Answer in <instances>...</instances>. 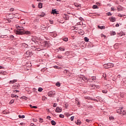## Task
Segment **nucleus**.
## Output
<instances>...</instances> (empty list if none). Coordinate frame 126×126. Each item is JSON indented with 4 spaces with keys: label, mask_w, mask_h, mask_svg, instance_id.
<instances>
[{
    "label": "nucleus",
    "mask_w": 126,
    "mask_h": 126,
    "mask_svg": "<svg viewBox=\"0 0 126 126\" xmlns=\"http://www.w3.org/2000/svg\"><path fill=\"white\" fill-rule=\"evenodd\" d=\"M45 15H46V13L42 12L41 14L39 15V16H40V17H44Z\"/></svg>",
    "instance_id": "nucleus-12"
},
{
    "label": "nucleus",
    "mask_w": 126,
    "mask_h": 126,
    "mask_svg": "<svg viewBox=\"0 0 126 126\" xmlns=\"http://www.w3.org/2000/svg\"><path fill=\"white\" fill-rule=\"evenodd\" d=\"M70 120H71V121H73V120H74V116H72L70 118Z\"/></svg>",
    "instance_id": "nucleus-34"
},
{
    "label": "nucleus",
    "mask_w": 126,
    "mask_h": 126,
    "mask_svg": "<svg viewBox=\"0 0 126 126\" xmlns=\"http://www.w3.org/2000/svg\"><path fill=\"white\" fill-rule=\"evenodd\" d=\"M22 99H25V100H27V97H26V96H23L21 97Z\"/></svg>",
    "instance_id": "nucleus-38"
},
{
    "label": "nucleus",
    "mask_w": 126,
    "mask_h": 126,
    "mask_svg": "<svg viewBox=\"0 0 126 126\" xmlns=\"http://www.w3.org/2000/svg\"><path fill=\"white\" fill-rule=\"evenodd\" d=\"M107 15L108 16H112V13H111V12H108L107 13Z\"/></svg>",
    "instance_id": "nucleus-33"
},
{
    "label": "nucleus",
    "mask_w": 126,
    "mask_h": 126,
    "mask_svg": "<svg viewBox=\"0 0 126 126\" xmlns=\"http://www.w3.org/2000/svg\"><path fill=\"white\" fill-rule=\"evenodd\" d=\"M79 20H83V18H79Z\"/></svg>",
    "instance_id": "nucleus-48"
},
{
    "label": "nucleus",
    "mask_w": 126,
    "mask_h": 126,
    "mask_svg": "<svg viewBox=\"0 0 126 126\" xmlns=\"http://www.w3.org/2000/svg\"><path fill=\"white\" fill-rule=\"evenodd\" d=\"M95 86L93 85H91L90 87H94Z\"/></svg>",
    "instance_id": "nucleus-50"
},
{
    "label": "nucleus",
    "mask_w": 126,
    "mask_h": 126,
    "mask_svg": "<svg viewBox=\"0 0 126 126\" xmlns=\"http://www.w3.org/2000/svg\"><path fill=\"white\" fill-rule=\"evenodd\" d=\"M74 5L76 7H78V6H80V4H78V3H74Z\"/></svg>",
    "instance_id": "nucleus-20"
},
{
    "label": "nucleus",
    "mask_w": 126,
    "mask_h": 126,
    "mask_svg": "<svg viewBox=\"0 0 126 126\" xmlns=\"http://www.w3.org/2000/svg\"><path fill=\"white\" fill-rule=\"evenodd\" d=\"M90 81H91V82H92V81H93V80H90Z\"/></svg>",
    "instance_id": "nucleus-62"
},
{
    "label": "nucleus",
    "mask_w": 126,
    "mask_h": 126,
    "mask_svg": "<svg viewBox=\"0 0 126 126\" xmlns=\"http://www.w3.org/2000/svg\"><path fill=\"white\" fill-rule=\"evenodd\" d=\"M32 7H33V8H34L35 6H34L33 4H32Z\"/></svg>",
    "instance_id": "nucleus-56"
},
{
    "label": "nucleus",
    "mask_w": 126,
    "mask_h": 126,
    "mask_svg": "<svg viewBox=\"0 0 126 126\" xmlns=\"http://www.w3.org/2000/svg\"><path fill=\"white\" fill-rule=\"evenodd\" d=\"M77 125H81V122H80V120H77V122L76 123Z\"/></svg>",
    "instance_id": "nucleus-26"
},
{
    "label": "nucleus",
    "mask_w": 126,
    "mask_h": 126,
    "mask_svg": "<svg viewBox=\"0 0 126 126\" xmlns=\"http://www.w3.org/2000/svg\"><path fill=\"white\" fill-rule=\"evenodd\" d=\"M77 105H80V102H79V101H78Z\"/></svg>",
    "instance_id": "nucleus-53"
},
{
    "label": "nucleus",
    "mask_w": 126,
    "mask_h": 126,
    "mask_svg": "<svg viewBox=\"0 0 126 126\" xmlns=\"http://www.w3.org/2000/svg\"><path fill=\"white\" fill-rule=\"evenodd\" d=\"M86 122H87V123H90V122H91V120H90L89 119H86Z\"/></svg>",
    "instance_id": "nucleus-37"
},
{
    "label": "nucleus",
    "mask_w": 126,
    "mask_h": 126,
    "mask_svg": "<svg viewBox=\"0 0 126 126\" xmlns=\"http://www.w3.org/2000/svg\"><path fill=\"white\" fill-rule=\"evenodd\" d=\"M63 40H64L65 42H67L68 41V38L65 37L63 39Z\"/></svg>",
    "instance_id": "nucleus-27"
},
{
    "label": "nucleus",
    "mask_w": 126,
    "mask_h": 126,
    "mask_svg": "<svg viewBox=\"0 0 126 126\" xmlns=\"http://www.w3.org/2000/svg\"><path fill=\"white\" fill-rule=\"evenodd\" d=\"M31 40L32 42H34L35 44H38V39H37L36 37H32L31 38Z\"/></svg>",
    "instance_id": "nucleus-3"
},
{
    "label": "nucleus",
    "mask_w": 126,
    "mask_h": 126,
    "mask_svg": "<svg viewBox=\"0 0 126 126\" xmlns=\"http://www.w3.org/2000/svg\"><path fill=\"white\" fill-rule=\"evenodd\" d=\"M82 79H83V80H86L87 79V78L85 77H82Z\"/></svg>",
    "instance_id": "nucleus-42"
},
{
    "label": "nucleus",
    "mask_w": 126,
    "mask_h": 126,
    "mask_svg": "<svg viewBox=\"0 0 126 126\" xmlns=\"http://www.w3.org/2000/svg\"><path fill=\"white\" fill-rule=\"evenodd\" d=\"M19 119H24V118H25V116H24V115H22V116L19 115Z\"/></svg>",
    "instance_id": "nucleus-17"
},
{
    "label": "nucleus",
    "mask_w": 126,
    "mask_h": 126,
    "mask_svg": "<svg viewBox=\"0 0 126 126\" xmlns=\"http://www.w3.org/2000/svg\"><path fill=\"white\" fill-rule=\"evenodd\" d=\"M109 19L111 22H115L116 21V18L115 17H111Z\"/></svg>",
    "instance_id": "nucleus-6"
},
{
    "label": "nucleus",
    "mask_w": 126,
    "mask_h": 126,
    "mask_svg": "<svg viewBox=\"0 0 126 126\" xmlns=\"http://www.w3.org/2000/svg\"><path fill=\"white\" fill-rule=\"evenodd\" d=\"M81 34H82V35H83V34H84V33H83V32H81Z\"/></svg>",
    "instance_id": "nucleus-57"
},
{
    "label": "nucleus",
    "mask_w": 126,
    "mask_h": 126,
    "mask_svg": "<svg viewBox=\"0 0 126 126\" xmlns=\"http://www.w3.org/2000/svg\"><path fill=\"white\" fill-rule=\"evenodd\" d=\"M111 10H112L113 11H114V8H113V7H111Z\"/></svg>",
    "instance_id": "nucleus-51"
},
{
    "label": "nucleus",
    "mask_w": 126,
    "mask_h": 126,
    "mask_svg": "<svg viewBox=\"0 0 126 126\" xmlns=\"http://www.w3.org/2000/svg\"><path fill=\"white\" fill-rule=\"evenodd\" d=\"M75 101H76V103H77V98L75 99Z\"/></svg>",
    "instance_id": "nucleus-59"
},
{
    "label": "nucleus",
    "mask_w": 126,
    "mask_h": 126,
    "mask_svg": "<svg viewBox=\"0 0 126 126\" xmlns=\"http://www.w3.org/2000/svg\"><path fill=\"white\" fill-rule=\"evenodd\" d=\"M24 29V27H21L19 29H18V30H19V31H21V30H23Z\"/></svg>",
    "instance_id": "nucleus-29"
},
{
    "label": "nucleus",
    "mask_w": 126,
    "mask_h": 126,
    "mask_svg": "<svg viewBox=\"0 0 126 126\" xmlns=\"http://www.w3.org/2000/svg\"><path fill=\"white\" fill-rule=\"evenodd\" d=\"M17 34L18 35H25V34H30V32L27 31H17Z\"/></svg>",
    "instance_id": "nucleus-1"
},
{
    "label": "nucleus",
    "mask_w": 126,
    "mask_h": 126,
    "mask_svg": "<svg viewBox=\"0 0 126 126\" xmlns=\"http://www.w3.org/2000/svg\"><path fill=\"white\" fill-rule=\"evenodd\" d=\"M13 103H14V100L12 99L11 100V101L9 102V104H13Z\"/></svg>",
    "instance_id": "nucleus-31"
},
{
    "label": "nucleus",
    "mask_w": 126,
    "mask_h": 126,
    "mask_svg": "<svg viewBox=\"0 0 126 126\" xmlns=\"http://www.w3.org/2000/svg\"><path fill=\"white\" fill-rule=\"evenodd\" d=\"M120 114H125V111L124 110H123L122 109H121V110H120Z\"/></svg>",
    "instance_id": "nucleus-21"
},
{
    "label": "nucleus",
    "mask_w": 126,
    "mask_h": 126,
    "mask_svg": "<svg viewBox=\"0 0 126 126\" xmlns=\"http://www.w3.org/2000/svg\"><path fill=\"white\" fill-rule=\"evenodd\" d=\"M103 67L106 69L114 67V64L112 63H108L107 64H104Z\"/></svg>",
    "instance_id": "nucleus-2"
},
{
    "label": "nucleus",
    "mask_w": 126,
    "mask_h": 126,
    "mask_svg": "<svg viewBox=\"0 0 126 126\" xmlns=\"http://www.w3.org/2000/svg\"><path fill=\"white\" fill-rule=\"evenodd\" d=\"M17 82V80H13L12 81H10L9 83L11 84H13V83H15V82Z\"/></svg>",
    "instance_id": "nucleus-8"
},
{
    "label": "nucleus",
    "mask_w": 126,
    "mask_h": 126,
    "mask_svg": "<svg viewBox=\"0 0 126 126\" xmlns=\"http://www.w3.org/2000/svg\"><path fill=\"white\" fill-rule=\"evenodd\" d=\"M51 13L53 14H58V13L57 12V11H56V10H52Z\"/></svg>",
    "instance_id": "nucleus-11"
},
{
    "label": "nucleus",
    "mask_w": 126,
    "mask_h": 126,
    "mask_svg": "<svg viewBox=\"0 0 126 126\" xmlns=\"http://www.w3.org/2000/svg\"><path fill=\"white\" fill-rule=\"evenodd\" d=\"M14 10V8H11L10 9V11H13Z\"/></svg>",
    "instance_id": "nucleus-41"
},
{
    "label": "nucleus",
    "mask_w": 126,
    "mask_h": 126,
    "mask_svg": "<svg viewBox=\"0 0 126 126\" xmlns=\"http://www.w3.org/2000/svg\"><path fill=\"white\" fill-rule=\"evenodd\" d=\"M113 35H116V32H113Z\"/></svg>",
    "instance_id": "nucleus-54"
},
{
    "label": "nucleus",
    "mask_w": 126,
    "mask_h": 126,
    "mask_svg": "<svg viewBox=\"0 0 126 126\" xmlns=\"http://www.w3.org/2000/svg\"><path fill=\"white\" fill-rule=\"evenodd\" d=\"M22 46L23 47H24V48H28V45L26 43H23Z\"/></svg>",
    "instance_id": "nucleus-13"
},
{
    "label": "nucleus",
    "mask_w": 126,
    "mask_h": 126,
    "mask_svg": "<svg viewBox=\"0 0 126 126\" xmlns=\"http://www.w3.org/2000/svg\"><path fill=\"white\" fill-rule=\"evenodd\" d=\"M19 86H20V85L17 84L15 86H13V88H14V87H15V88H17V87H19Z\"/></svg>",
    "instance_id": "nucleus-24"
},
{
    "label": "nucleus",
    "mask_w": 126,
    "mask_h": 126,
    "mask_svg": "<svg viewBox=\"0 0 126 126\" xmlns=\"http://www.w3.org/2000/svg\"><path fill=\"white\" fill-rule=\"evenodd\" d=\"M84 40H85V42H88V41H89V38H88L87 37H85L84 38Z\"/></svg>",
    "instance_id": "nucleus-18"
},
{
    "label": "nucleus",
    "mask_w": 126,
    "mask_h": 126,
    "mask_svg": "<svg viewBox=\"0 0 126 126\" xmlns=\"http://www.w3.org/2000/svg\"><path fill=\"white\" fill-rule=\"evenodd\" d=\"M59 117H60V118H61L62 119H63L64 118V116L63 114H60Z\"/></svg>",
    "instance_id": "nucleus-25"
},
{
    "label": "nucleus",
    "mask_w": 126,
    "mask_h": 126,
    "mask_svg": "<svg viewBox=\"0 0 126 126\" xmlns=\"http://www.w3.org/2000/svg\"><path fill=\"white\" fill-rule=\"evenodd\" d=\"M10 39H11L12 40L13 39V38H14V36L13 35H10Z\"/></svg>",
    "instance_id": "nucleus-40"
},
{
    "label": "nucleus",
    "mask_w": 126,
    "mask_h": 126,
    "mask_svg": "<svg viewBox=\"0 0 126 126\" xmlns=\"http://www.w3.org/2000/svg\"><path fill=\"white\" fill-rule=\"evenodd\" d=\"M103 77H106V74H103Z\"/></svg>",
    "instance_id": "nucleus-55"
},
{
    "label": "nucleus",
    "mask_w": 126,
    "mask_h": 126,
    "mask_svg": "<svg viewBox=\"0 0 126 126\" xmlns=\"http://www.w3.org/2000/svg\"><path fill=\"white\" fill-rule=\"evenodd\" d=\"M31 126H34V124H31Z\"/></svg>",
    "instance_id": "nucleus-60"
},
{
    "label": "nucleus",
    "mask_w": 126,
    "mask_h": 126,
    "mask_svg": "<svg viewBox=\"0 0 126 126\" xmlns=\"http://www.w3.org/2000/svg\"><path fill=\"white\" fill-rule=\"evenodd\" d=\"M101 37H104V38L105 39V38H106V35H105L104 34H101Z\"/></svg>",
    "instance_id": "nucleus-46"
},
{
    "label": "nucleus",
    "mask_w": 126,
    "mask_h": 126,
    "mask_svg": "<svg viewBox=\"0 0 126 126\" xmlns=\"http://www.w3.org/2000/svg\"><path fill=\"white\" fill-rule=\"evenodd\" d=\"M16 27L17 29L18 30V29H20V27H22L21 26H19L18 25H16Z\"/></svg>",
    "instance_id": "nucleus-23"
},
{
    "label": "nucleus",
    "mask_w": 126,
    "mask_h": 126,
    "mask_svg": "<svg viewBox=\"0 0 126 126\" xmlns=\"http://www.w3.org/2000/svg\"><path fill=\"white\" fill-rule=\"evenodd\" d=\"M36 50H37V51H40V50H41V49H40V48H37Z\"/></svg>",
    "instance_id": "nucleus-52"
},
{
    "label": "nucleus",
    "mask_w": 126,
    "mask_h": 126,
    "mask_svg": "<svg viewBox=\"0 0 126 126\" xmlns=\"http://www.w3.org/2000/svg\"><path fill=\"white\" fill-rule=\"evenodd\" d=\"M43 119L40 118L39 119V123H43Z\"/></svg>",
    "instance_id": "nucleus-36"
},
{
    "label": "nucleus",
    "mask_w": 126,
    "mask_h": 126,
    "mask_svg": "<svg viewBox=\"0 0 126 126\" xmlns=\"http://www.w3.org/2000/svg\"><path fill=\"white\" fill-rule=\"evenodd\" d=\"M56 86H58V87H60V86H61V83L59 82L56 83Z\"/></svg>",
    "instance_id": "nucleus-22"
},
{
    "label": "nucleus",
    "mask_w": 126,
    "mask_h": 126,
    "mask_svg": "<svg viewBox=\"0 0 126 126\" xmlns=\"http://www.w3.org/2000/svg\"><path fill=\"white\" fill-rule=\"evenodd\" d=\"M98 28H99V29H101V30H102V29H105V26H98Z\"/></svg>",
    "instance_id": "nucleus-9"
},
{
    "label": "nucleus",
    "mask_w": 126,
    "mask_h": 126,
    "mask_svg": "<svg viewBox=\"0 0 126 126\" xmlns=\"http://www.w3.org/2000/svg\"><path fill=\"white\" fill-rule=\"evenodd\" d=\"M13 93H15H15H19V91L15 90V91H14Z\"/></svg>",
    "instance_id": "nucleus-35"
},
{
    "label": "nucleus",
    "mask_w": 126,
    "mask_h": 126,
    "mask_svg": "<svg viewBox=\"0 0 126 126\" xmlns=\"http://www.w3.org/2000/svg\"><path fill=\"white\" fill-rule=\"evenodd\" d=\"M50 36H52V37H53V38H55L57 36V34L54 33V32H50Z\"/></svg>",
    "instance_id": "nucleus-7"
},
{
    "label": "nucleus",
    "mask_w": 126,
    "mask_h": 126,
    "mask_svg": "<svg viewBox=\"0 0 126 126\" xmlns=\"http://www.w3.org/2000/svg\"><path fill=\"white\" fill-rule=\"evenodd\" d=\"M51 125H52V126H56V122L54 120L51 121Z\"/></svg>",
    "instance_id": "nucleus-14"
},
{
    "label": "nucleus",
    "mask_w": 126,
    "mask_h": 126,
    "mask_svg": "<svg viewBox=\"0 0 126 126\" xmlns=\"http://www.w3.org/2000/svg\"><path fill=\"white\" fill-rule=\"evenodd\" d=\"M59 49L60 50V51H64V48H59Z\"/></svg>",
    "instance_id": "nucleus-39"
},
{
    "label": "nucleus",
    "mask_w": 126,
    "mask_h": 126,
    "mask_svg": "<svg viewBox=\"0 0 126 126\" xmlns=\"http://www.w3.org/2000/svg\"><path fill=\"white\" fill-rule=\"evenodd\" d=\"M98 7V6H97V5H94L93 6V8L95 9V8H97Z\"/></svg>",
    "instance_id": "nucleus-30"
},
{
    "label": "nucleus",
    "mask_w": 126,
    "mask_h": 126,
    "mask_svg": "<svg viewBox=\"0 0 126 126\" xmlns=\"http://www.w3.org/2000/svg\"><path fill=\"white\" fill-rule=\"evenodd\" d=\"M47 119H48L49 120V119H51V117L50 116H47Z\"/></svg>",
    "instance_id": "nucleus-49"
},
{
    "label": "nucleus",
    "mask_w": 126,
    "mask_h": 126,
    "mask_svg": "<svg viewBox=\"0 0 126 126\" xmlns=\"http://www.w3.org/2000/svg\"><path fill=\"white\" fill-rule=\"evenodd\" d=\"M34 122H36V120L33 119Z\"/></svg>",
    "instance_id": "nucleus-63"
},
{
    "label": "nucleus",
    "mask_w": 126,
    "mask_h": 126,
    "mask_svg": "<svg viewBox=\"0 0 126 126\" xmlns=\"http://www.w3.org/2000/svg\"><path fill=\"white\" fill-rule=\"evenodd\" d=\"M115 26L116 27H119V26H120V25L119 24H117Z\"/></svg>",
    "instance_id": "nucleus-47"
},
{
    "label": "nucleus",
    "mask_w": 126,
    "mask_h": 126,
    "mask_svg": "<svg viewBox=\"0 0 126 126\" xmlns=\"http://www.w3.org/2000/svg\"><path fill=\"white\" fill-rule=\"evenodd\" d=\"M109 120H114V117H110Z\"/></svg>",
    "instance_id": "nucleus-44"
},
{
    "label": "nucleus",
    "mask_w": 126,
    "mask_h": 126,
    "mask_svg": "<svg viewBox=\"0 0 126 126\" xmlns=\"http://www.w3.org/2000/svg\"><path fill=\"white\" fill-rule=\"evenodd\" d=\"M43 91V89L42 88H39L38 89V92H42Z\"/></svg>",
    "instance_id": "nucleus-19"
},
{
    "label": "nucleus",
    "mask_w": 126,
    "mask_h": 126,
    "mask_svg": "<svg viewBox=\"0 0 126 126\" xmlns=\"http://www.w3.org/2000/svg\"><path fill=\"white\" fill-rule=\"evenodd\" d=\"M102 93L106 94L107 93V91L103 90L102 91Z\"/></svg>",
    "instance_id": "nucleus-43"
},
{
    "label": "nucleus",
    "mask_w": 126,
    "mask_h": 126,
    "mask_svg": "<svg viewBox=\"0 0 126 126\" xmlns=\"http://www.w3.org/2000/svg\"><path fill=\"white\" fill-rule=\"evenodd\" d=\"M38 7L39 8H42V7H43V5L42 4V3L39 2V3H38Z\"/></svg>",
    "instance_id": "nucleus-10"
},
{
    "label": "nucleus",
    "mask_w": 126,
    "mask_h": 126,
    "mask_svg": "<svg viewBox=\"0 0 126 126\" xmlns=\"http://www.w3.org/2000/svg\"><path fill=\"white\" fill-rule=\"evenodd\" d=\"M55 94H56V92H49L48 93V96H49V97H52V96H53V95H55Z\"/></svg>",
    "instance_id": "nucleus-5"
},
{
    "label": "nucleus",
    "mask_w": 126,
    "mask_h": 126,
    "mask_svg": "<svg viewBox=\"0 0 126 126\" xmlns=\"http://www.w3.org/2000/svg\"><path fill=\"white\" fill-rule=\"evenodd\" d=\"M1 74H2L3 75H5L6 74V72L2 71L0 72Z\"/></svg>",
    "instance_id": "nucleus-16"
},
{
    "label": "nucleus",
    "mask_w": 126,
    "mask_h": 126,
    "mask_svg": "<svg viewBox=\"0 0 126 126\" xmlns=\"http://www.w3.org/2000/svg\"><path fill=\"white\" fill-rule=\"evenodd\" d=\"M16 95L14 94H11V97H12V98H15Z\"/></svg>",
    "instance_id": "nucleus-28"
},
{
    "label": "nucleus",
    "mask_w": 126,
    "mask_h": 126,
    "mask_svg": "<svg viewBox=\"0 0 126 126\" xmlns=\"http://www.w3.org/2000/svg\"><path fill=\"white\" fill-rule=\"evenodd\" d=\"M28 53H30L29 52H27L26 54H28Z\"/></svg>",
    "instance_id": "nucleus-64"
},
{
    "label": "nucleus",
    "mask_w": 126,
    "mask_h": 126,
    "mask_svg": "<svg viewBox=\"0 0 126 126\" xmlns=\"http://www.w3.org/2000/svg\"><path fill=\"white\" fill-rule=\"evenodd\" d=\"M57 103H54L53 107H57Z\"/></svg>",
    "instance_id": "nucleus-45"
},
{
    "label": "nucleus",
    "mask_w": 126,
    "mask_h": 126,
    "mask_svg": "<svg viewBox=\"0 0 126 126\" xmlns=\"http://www.w3.org/2000/svg\"><path fill=\"white\" fill-rule=\"evenodd\" d=\"M95 78H96L95 77H92V78L90 79V80H93V81H94V80H95Z\"/></svg>",
    "instance_id": "nucleus-32"
},
{
    "label": "nucleus",
    "mask_w": 126,
    "mask_h": 126,
    "mask_svg": "<svg viewBox=\"0 0 126 126\" xmlns=\"http://www.w3.org/2000/svg\"><path fill=\"white\" fill-rule=\"evenodd\" d=\"M62 111H63L62 108H60V107L58 106L56 108L55 112H56V113H61Z\"/></svg>",
    "instance_id": "nucleus-4"
},
{
    "label": "nucleus",
    "mask_w": 126,
    "mask_h": 126,
    "mask_svg": "<svg viewBox=\"0 0 126 126\" xmlns=\"http://www.w3.org/2000/svg\"><path fill=\"white\" fill-rule=\"evenodd\" d=\"M1 68H2V66H0V69H1Z\"/></svg>",
    "instance_id": "nucleus-61"
},
{
    "label": "nucleus",
    "mask_w": 126,
    "mask_h": 126,
    "mask_svg": "<svg viewBox=\"0 0 126 126\" xmlns=\"http://www.w3.org/2000/svg\"><path fill=\"white\" fill-rule=\"evenodd\" d=\"M30 108H33V109H37V106H32V105H31V104H30Z\"/></svg>",
    "instance_id": "nucleus-15"
},
{
    "label": "nucleus",
    "mask_w": 126,
    "mask_h": 126,
    "mask_svg": "<svg viewBox=\"0 0 126 126\" xmlns=\"http://www.w3.org/2000/svg\"><path fill=\"white\" fill-rule=\"evenodd\" d=\"M15 98H18V96L16 95V96H15Z\"/></svg>",
    "instance_id": "nucleus-58"
}]
</instances>
